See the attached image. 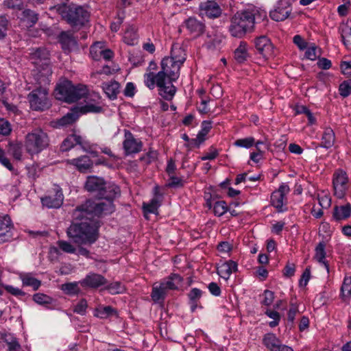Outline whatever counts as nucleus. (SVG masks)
Returning a JSON list of instances; mask_svg holds the SVG:
<instances>
[{"mask_svg":"<svg viewBox=\"0 0 351 351\" xmlns=\"http://www.w3.org/2000/svg\"><path fill=\"white\" fill-rule=\"evenodd\" d=\"M93 216L90 219L84 217L82 219H75V220L82 221L80 223H73L67 228L66 234L73 243L78 245H91L98 239V228L99 223Z\"/></svg>","mask_w":351,"mask_h":351,"instance_id":"4","label":"nucleus"},{"mask_svg":"<svg viewBox=\"0 0 351 351\" xmlns=\"http://www.w3.org/2000/svg\"><path fill=\"white\" fill-rule=\"evenodd\" d=\"M254 44L256 51L264 58L268 59L273 56V45L266 36L256 37L254 40Z\"/></svg>","mask_w":351,"mask_h":351,"instance_id":"14","label":"nucleus"},{"mask_svg":"<svg viewBox=\"0 0 351 351\" xmlns=\"http://www.w3.org/2000/svg\"><path fill=\"white\" fill-rule=\"evenodd\" d=\"M340 68L343 75L348 77L351 76V60L342 61L340 64Z\"/></svg>","mask_w":351,"mask_h":351,"instance_id":"56","label":"nucleus"},{"mask_svg":"<svg viewBox=\"0 0 351 351\" xmlns=\"http://www.w3.org/2000/svg\"><path fill=\"white\" fill-rule=\"evenodd\" d=\"M80 112L76 107L73 108L71 112L58 120L57 125L60 127H64L73 123L79 117Z\"/></svg>","mask_w":351,"mask_h":351,"instance_id":"32","label":"nucleus"},{"mask_svg":"<svg viewBox=\"0 0 351 351\" xmlns=\"http://www.w3.org/2000/svg\"><path fill=\"white\" fill-rule=\"evenodd\" d=\"M332 184L335 195L343 198L348 189V177L342 169H337L333 173Z\"/></svg>","mask_w":351,"mask_h":351,"instance_id":"11","label":"nucleus"},{"mask_svg":"<svg viewBox=\"0 0 351 351\" xmlns=\"http://www.w3.org/2000/svg\"><path fill=\"white\" fill-rule=\"evenodd\" d=\"M351 215V206L347 204L343 206H335L333 209V218L340 221L348 218Z\"/></svg>","mask_w":351,"mask_h":351,"instance_id":"29","label":"nucleus"},{"mask_svg":"<svg viewBox=\"0 0 351 351\" xmlns=\"http://www.w3.org/2000/svg\"><path fill=\"white\" fill-rule=\"evenodd\" d=\"M202 295V291L197 288H193L188 293L191 310L194 312L198 305V302Z\"/></svg>","mask_w":351,"mask_h":351,"instance_id":"36","label":"nucleus"},{"mask_svg":"<svg viewBox=\"0 0 351 351\" xmlns=\"http://www.w3.org/2000/svg\"><path fill=\"white\" fill-rule=\"evenodd\" d=\"M79 282H73L62 285L61 289L68 295H77L80 293V289L78 287Z\"/></svg>","mask_w":351,"mask_h":351,"instance_id":"41","label":"nucleus"},{"mask_svg":"<svg viewBox=\"0 0 351 351\" xmlns=\"http://www.w3.org/2000/svg\"><path fill=\"white\" fill-rule=\"evenodd\" d=\"M30 107L34 110H45L51 104L48 98V91L45 88L39 87L32 90L27 97Z\"/></svg>","mask_w":351,"mask_h":351,"instance_id":"9","label":"nucleus"},{"mask_svg":"<svg viewBox=\"0 0 351 351\" xmlns=\"http://www.w3.org/2000/svg\"><path fill=\"white\" fill-rule=\"evenodd\" d=\"M11 132L10 125L8 121L3 119L0 120V134L8 135Z\"/></svg>","mask_w":351,"mask_h":351,"instance_id":"58","label":"nucleus"},{"mask_svg":"<svg viewBox=\"0 0 351 351\" xmlns=\"http://www.w3.org/2000/svg\"><path fill=\"white\" fill-rule=\"evenodd\" d=\"M228 210V206L224 201H217L213 205V212L217 216H222Z\"/></svg>","mask_w":351,"mask_h":351,"instance_id":"47","label":"nucleus"},{"mask_svg":"<svg viewBox=\"0 0 351 351\" xmlns=\"http://www.w3.org/2000/svg\"><path fill=\"white\" fill-rule=\"evenodd\" d=\"M234 60L239 64H242L247 61L250 58L248 52L247 44L245 41H241L239 46L234 52Z\"/></svg>","mask_w":351,"mask_h":351,"instance_id":"26","label":"nucleus"},{"mask_svg":"<svg viewBox=\"0 0 351 351\" xmlns=\"http://www.w3.org/2000/svg\"><path fill=\"white\" fill-rule=\"evenodd\" d=\"M124 19V13L123 12L122 14H118V16L117 18V21L114 22H112L110 25V28L112 32H117L122 23L123 22Z\"/></svg>","mask_w":351,"mask_h":351,"instance_id":"59","label":"nucleus"},{"mask_svg":"<svg viewBox=\"0 0 351 351\" xmlns=\"http://www.w3.org/2000/svg\"><path fill=\"white\" fill-rule=\"evenodd\" d=\"M160 205V200L158 199V197L156 196L152 199L149 203L143 204V209L146 213H155Z\"/></svg>","mask_w":351,"mask_h":351,"instance_id":"43","label":"nucleus"},{"mask_svg":"<svg viewBox=\"0 0 351 351\" xmlns=\"http://www.w3.org/2000/svg\"><path fill=\"white\" fill-rule=\"evenodd\" d=\"M185 60L184 50L181 47H173L170 56L161 60L160 70L158 73L150 71L144 74L145 85L150 90L156 86L159 95L167 101L171 100L176 93L173 82L178 79L181 66Z\"/></svg>","mask_w":351,"mask_h":351,"instance_id":"2","label":"nucleus"},{"mask_svg":"<svg viewBox=\"0 0 351 351\" xmlns=\"http://www.w3.org/2000/svg\"><path fill=\"white\" fill-rule=\"evenodd\" d=\"M88 307L87 302L85 299H82L75 306L73 311L80 315H84Z\"/></svg>","mask_w":351,"mask_h":351,"instance_id":"54","label":"nucleus"},{"mask_svg":"<svg viewBox=\"0 0 351 351\" xmlns=\"http://www.w3.org/2000/svg\"><path fill=\"white\" fill-rule=\"evenodd\" d=\"M9 152L15 159L21 160L22 156V146L21 144L10 145Z\"/></svg>","mask_w":351,"mask_h":351,"instance_id":"52","label":"nucleus"},{"mask_svg":"<svg viewBox=\"0 0 351 351\" xmlns=\"http://www.w3.org/2000/svg\"><path fill=\"white\" fill-rule=\"evenodd\" d=\"M298 313V307L296 304L291 302L290 308L288 312V320L293 322L296 314Z\"/></svg>","mask_w":351,"mask_h":351,"instance_id":"60","label":"nucleus"},{"mask_svg":"<svg viewBox=\"0 0 351 351\" xmlns=\"http://www.w3.org/2000/svg\"><path fill=\"white\" fill-rule=\"evenodd\" d=\"M123 147L126 155L137 154L141 152L143 143L140 139L134 138L130 131L125 130Z\"/></svg>","mask_w":351,"mask_h":351,"instance_id":"12","label":"nucleus"},{"mask_svg":"<svg viewBox=\"0 0 351 351\" xmlns=\"http://www.w3.org/2000/svg\"><path fill=\"white\" fill-rule=\"evenodd\" d=\"M106 289L111 294H119L123 293L125 290V288L124 286L121 285V283L115 282L108 285L106 287Z\"/></svg>","mask_w":351,"mask_h":351,"instance_id":"51","label":"nucleus"},{"mask_svg":"<svg viewBox=\"0 0 351 351\" xmlns=\"http://www.w3.org/2000/svg\"><path fill=\"white\" fill-rule=\"evenodd\" d=\"M104 45L101 42L94 43L90 48V54L94 60H97L100 58L99 50H102Z\"/></svg>","mask_w":351,"mask_h":351,"instance_id":"53","label":"nucleus"},{"mask_svg":"<svg viewBox=\"0 0 351 351\" xmlns=\"http://www.w3.org/2000/svg\"><path fill=\"white\" fill-rule=\"evenodd\" d=\"M114 314H116L115 309L110 306H106L97 308L95 315L101 319H106Z\"/></svg>","mask_w":351,"mask_h":351,"instance_id":"40","label":"nucleus"},{"mask_svg":"<svg viewBox=\"0 0 351 351\" xmlns=\"http://www.w3.org/2000/svg\"><path fill=\"white\" fill-rule=\"evenodd\" d=\"M266 17V12L263 10L252 5H249L237 12L231 17L230 34L235 38H243L254 30L256 23L263 21Z\"/></svg>","mask_w":351,"mask_h":351,"instance_id":"3","label":"nucleus"},{"mask_svg":"<svg viewBox=\"0 0 351 351\" xmlns=\"http://www.w3.org/2000/svg\"><path fill=\"white\" fill-rule=\"evenodd\" d=\"M57 245L62 252L68 254H75L76 248L69 242L64 240L57 241Z\"/></svg>","mask_w":351,"mask_h":351,"instance_id":"46","label":"nucleus"},{"mask_svg":"<svg viewBox=\"0 0 351 351\" xmlns=\"http://www.w3.org/2000/svg\"><path fill=\"white\" fill-rule=\"evenodd\" d=\"M87 88L84 85L74 86L71 81L66 80L56 86L55 95L58 99L66 103L75 102L87 95Z\"/></svg>","mask_w":351,"mask_h":351,"instance_id":"6","label":"nucleus"},{"mask_svg":"<svg viewBox=\"0 0 351 351\" xmlns=\"http://www.w3.org/2000/svg\"><path fill=\"white\" fill-rule=\"evenodd\" d=\"M33 56L35 58H38L40 59H43L45 62L43 64V67L42 71H39L38 76H40L39 83H43L44 84H48L49 76L51 74V70L50 66L47 63L49 53L48 51L45 49H38L33 54Z\"/></svg>","mask_w":351,"mask_h":351,"instance_id":"19","label":"nucleus"},{"mask_svg":"<svg viewBox=\"0 0 351 351\" xmlns=\"http://www.w3.org/2000/svg\"><path fill=\"white\" fill-rule=\"evenodd\" d=\"M63 194L60 190H58L54 194L49 195L41 199L43 206L49 208H58L63 203Z\"/></svg>","mask_w":351,"mask_h":351,"instance_id":"22","label":"nucleus"},{"mask_svg":"<svg viewBox=\"0 0 351 351\" xmlns=\"http://www.w3.org/2000/svg\"><path fill=\"white\" fill-rule=\"evenodd\" d=\"M57 12L63 20L74 28H81L89 21V12L81 5L71 3H61L50 8Z\"/></svg>","mask_w":351,"mask_h":351,"instance_id":"5","label":"nucleus"},{"mask_svg":"<svg viewBox=\"0 0 351 351\" xmlns=\"http://www.w3.org/2000/svg\"><path fill=\"white\" fill-rule=\"evenodd\" d=\"M4 288L8 293L15 296H24L25 294L21 289L11 285H6Z\"/></svg>","mask_w":351,"mask_h":351,"instance_id":"63","label":"nucleus"},{"mask_svg":"<svg viewBox=\"0 0 351 351\" xmlns=\"http://www.w3.org/2000/svg\"><path fill=\"white\" fill-rule=\"evenodd\" d=\"M326 244L324 242L319 243L315 247V256L314 258L319 263L323 264L326 268L327 271H328V265L327 262L325 261L326 257V251H325Z\"/></svg>","mask_w":351,"mask_h":351,"instance_id":"37","label":"nucleus"},{"mask_svg":"<svg viewBox=\"0 0 351 351\" xmlns=\"http://www.w3.org/2000/svg\"><path fill=\"white\" fill-rule=\"evenodd\" d=\"M342 41L348 49H351V21H347L339 27Z\"/></svg>","mask_w":351,"mask_h":351,"instance_id":"27","label":"nucleus"},{"mask_svg":"<svg viewBox=\"0 0 351 351\" xmlns=\"http://www.w3.org/2000/svg\"><path fill=\"white\" fill-rule=\"evenodd\" d=\"M293 43L300 49L304 50L307 48L308 43L300 35H295L293 38Z\"/></svg>","mask_w":351,"mask_h":351,"instance_id":"55","label":"nucleus"},{"mask_svg":"<svg viewBox=\"0 0 351 351\" xmlns=\"http://www.w3.org/2000/svg\"><path fill=\"white\" fill-rule=\"evenodd\" d=\"M49 145L47 134L40 128H35L25 136V147L30 155L38 154Z\"/></svg>","mask_w":351,"mask_h":351,"instance_id":"8","label":"nucleus"},{"mask_svg":"<svg viewBox=\"0 0 351 351\" xmlns=\"http://www.w3.org/2000/svg\"><path fill=\"white\" fill-rule=\"evenodd\" d=\"M62 49L66 52L71 51L77 47V43L73 33L70 31H63L58 36Z\"/></svg>","mask_w":351,"mask_h":351,"instance_id":"21","label":"nucleus"},{"mask_svg":"<svg viewBox=\"0 0 351 351\" xmlns=\"http://www.w3.org/2000/svg\"><path fill=\"white\" fill-rule=\"evenodd\" d=\"M201 127L202 129L197 136V139L198 140L199 143H202L205 141V136L208 134L212 128V121H204L202 123Z\"/></svg>","mask_w":351,"mask_h":351,"instance_id":"42","label":"nucleus"},{"mask_svg":"<svg viewBox=\"0 0 351 351\" xmlns=\"http://www.w3.org/2000/svg\"><path fill=\"white\" fill-rule=\"evenodd\" d=\"M185 23L186 28L190 31V32L196 36L200 35L205 28V25L202 22L193 17L188 19Z\"/></svg>","mask_w":351,"mask_h":351,"instance_id":"28","label":"nucleus"},{"mask_svg":"<svg viewBox=\"0 0 351 351\" xmlns=\"http://www.w3.org/2000/svg\"><path fill=\"white\" fill-rule=\"evenodd\" d=\"M102 89L107 96L111 99H114L117 97L119 92V84L116 81H110L102 84Z\"/></svg>","mask_w":351,"mask_h":351,"instance_id":"31","label":"nucleus"},{"mask_svg":"<svg viewBox=\"0 0 351 351\" xmlns=\"http://www.w3.org/2000/svg\"><path fill=\"white\" fill-rule=\"evenodd\" d=\"M262 343L269 351H293L291 347L283 344L281 340L271 332L263 336Z\"/></svg>","mask_w":351,"mask_h":351,"instance_id":"13","label":"nucleus"},{"mask_svg":"<svg viewBox=\"0 0 351 351\" xmlns=\"http://www.w3.org/2000/svg\"><path fill=\"white\" fill-rule=\"evenodd\" d=\"M290 191L289 186L282 183L278 190L273 192L271 196V202L272 206L277 208L279 211H282V208L285 203L287 202L286 195Z\"/></svg>","mask_w":351,"mask_h":351,"instance_id":"17","label":"nucleus"},{"mask_svg":"<svg viewBox=\"0 0 351 351\" xmlns=\"http://www.w3.org/2000/svg\"><path fill=\"white\" fill-rule=\"evenodd\" d=\"M339 94L346 97L351 94V80H346L343 82L339 88Z\"/></svg>","mask_w":351,"mask_h":351,"instance_id":"50","label":"nucleus"},{"mask_svg":"<svg viewBox=\"0 0 351 351\" xmlns=\"http://www.w3.org/2000/svg\"><path fill=\"white\" fill-rule=\"evenodd\" d=\"M335 140V136L333 130L330 128H326L322 134L321 145L328 149L333 146Z\"/></svg>","mask_w":351,"mask_h":351,"instance_id":"35","label":"nucleus"},{"mask_svg":"<svg viewBox=\"0 0 351 351\" xmlns=\"http://www.w3.org/2000/svg\"><path fill=\"white\" fill-rule=\"evenodd\" d=\"M238 269L237 263L232 260L222 263L217 269L218 274L223 278L228 280L233 272Z\"/></svg>","mask_w":351,"mask_h":351,"instance_id":"24","label":"nucleus"},{"mask_svg":"<svg viewBox=\"0 0 351 351\" xmlns=\"http://www.w3.org/2000/svg\"><path fill=\"white\" fill-rule=\"evenodd\" d=\"M33 300L40 305L50 304L53 302L52 298L44 293H38L33 295Z\"/></svg>","mask_w":351,"mask_h":351,"instance_id":"45","label":"nucleus"},{"mask_svg":"<svg viewBox=\"0 0 351 351\" xmlns=\"http://www.w3.org/2000/svg\"><path fill=\"white\" fill-rule=\"evenodd\" d=\"M0 162L9 170H12L13 167L10 160L5 156V152L0 148Z\"/></svg>","mask_w":351,"mask_h":351,"instance_id":"61","label":"nucleus"},{"mask_svg":"<svg viewBox=\"0 0 351 351\" xmlns=\"http://www.w3.org/2000/svg\"><path fill=\"white\" fill-rule=\"evenodd\" d=\"M138 36L136 29L133 25H129L123 35V41L128 45H134L138 43Z\"/></svg>","mask_w":351,"mask_h":351,"instance_id":"34","label":"nucleus"},{"mask_svg":"<svg viewBox=\"0 0 351 351\" xmlns=\"http://www.w3.org/2000/svg\"><path fill=\"white\" fill-rule=\"evenodd\" d=\"M341 296L344 302L351 298V276H346L341 287Z\"/></svg>","mask_w":351,"mask_h":351,"instance_id":"38","label":"nucleus"},{"mask_svg":"<svg viewBox=\"0 0 351 351\" xmlns=\"http://www.w3.org/2000/svg\"><path fill=\"white\" fill-rule=\"evenodd\" d=\"M218 150L214 147H211L208 152H207L204 156L201 157V159L202 160H214L218 156Z\"/></svg>","mask_w":351,"mask_h":351,"instance_id":"62","label":"nucleus"},{"mask_svg":"<svg viewBox=\"0 0 351 351\" xmlns=\"http://www.w3.org/2000/svg\"><path fill=\"white\" fill-rule=\"evenodd\" d=\"M69 163L76 167L81 172H86L93 167V162L87 156H82L68 161Z\"/></svg>","mask_w":351,"mask_h":351,"instance_id":"25","label":"nucleus"},{"mask_svg":"<svg viewBox=\"0 0 351 351\" xmlns=\"http://www.w3.org/2000/svg\"><path fill=\"white\" fill-rule=\"evenodd\" d=\"M85 104L80 106H76L80 114H86L89 112L99 113L102 111L101 106V98L98 93L95 92L88 93L84 97Z\"/></svg>","mask_w":351,"mask_h":351,"instance_id":"10","label":"nucleus"},{"mask_svg":"<svg viewBox=\"0 0 351 351\" xmlns=\"http://www.w3.org/2000/svg\"><path fill=\"white\" fill-rule=\"evenodd\" d=\"M201 14L210 19H215L221 16V9L220 6L213 1H208L202 3L199 5Z\"/></svg>","mask_w":351,"mask_h":351,"instance_id":"20","label":"nucleus"},{"mask_svg":"<svg viewBox=\"0 0 351 351\" xmlns=\"http://www.w3.org/2000/svg\"><path fill=\"white\" fill-rule=\"evenodd\" d=\"M264 299L262 301V304L265 306H269L272 304L274 296V293L269 290H265L263 293Z\"/></svg>","mask_w":351,"mask_h":351,"instance_id":"57","label":"nucleus"},{"mask_svg":"<svg viewBox=\"0 0 351 351\" xmlns=\"http://www.w3.org/2000/svg\"><path fill=\"white\" fill-rule=\"evenodd\" d=\"M22 16L23 19L27 21L29 26H32L38 21V14L31 10H25Z\"/></svg>","mask_w":351,"mask_h":351,"instance_id":"44","label":"nucleus"},{"mask_svg":"<svg viewBox=\"0 0 351 351\" xmlns=\"http://www.w3.org/2000/svg\"><path fill=\"white\" fill-rule=\"evenodd\" d=\"M223 40L222 34L212 32L207 34L204 45L209 50H217L221 48Z\"/></svg>","mask_w":351,"mask_h":351,"instance_id":"23","label":"nucleus"},{"mask_svg":"<svg viewBox=\"0 0 351 351\" xmlns=\"http://www.w3.org/2000/svg\"><path fill=\"white\" fill-rule=\"evenodd\" d=\"M291 10V5L287 1L280 0L269 15L276 21H282L289 16Z\"/></svg>","mask_w":351,"mask_h":351,"instance_id":"16","label":"nucleus"},{"mask_svg":"<svg viewBox=\"0 0 351 351\" xmlns=\"http://www.w3.org/2000/svg\"><path fill=\"white\" fill-rule=\"evenodd\" d=\"M255 143V139L253 137H247L244 138L237 139L234 141V145L237 147L250 148Z\"/></svg>","mask_w":351,"mask_h":351,"instance_id":"49","label":"nucleus"},{"mask_svg":"<svg viewBox=\"0 0 351 351\" xmlns=\"http://www.w3.org/2000/svg\"><path fill=\"white\" fill-rule=\"evenodd\" d=\"M20 279L23 286L32 287L34 291L38 289L41 285V281L34 278L31 273L21 274Z\"/></svg>","mask_w":351,"mask_h":351,"instance_id":"33","label":"nucleus"},{"mask_svg":"<svg viewBox=\"0 0 351 351\" xmlns=\"http://www.w3.org/2000/svg\"><path fill=\"white\" fill-rule=\"evenodd\" d=\"M107 279L102 275L90 272L80 281V285L84 289H97L106 285Z\"/></svg>","mask_w":351,"mask_h":351,"instance_id":"15","label":"nucleus"},{"mask_svg":"<svg viewBox=\"0 0 351 351\" xmlns=\"http://www.w3.org/2000/svg\"><path fill=\"white\" fill-rule=\"evenodd\" d=\"M3 339L7 346V351H23L22 347L16 337L5 335Z\"/></svg>","mask_w":351,"mask_h":351,"instance_id":"39","label":"nucleus"},{"mask_svg":"<svg viewBox=\"0 0 351 351\" xmlns=\"http://www.w3.org/2000/svg\"><path fill=\"white\" fill-rule=\"evenodd\" d=\"M305 52V57L311 60H315L320 56L319 49L313 44L308 46Z\"/></svg>","mask_w":351,"mask_h":351,"instance_id":"48","label":"nucleus"},{"mask_svg":"<svg viewBox=\"0 0 351 351\" xmlns=\"http://www.w3.org/2000/svg\"><path fill=\"white\" fill-rule=\"evenodd\" d=\"M84 187L101 200L98 202L90 199L86 201L73 210L72 216L74 218L82 219L86 217L90 219L93 216L99 217L114 211L113 201L120 195L117 185L107 183L102 178L90 176L87 178Z\"/></svg>","mask_w":351,"mask_h":351,"instance_id":"1","label":"nucleus"},{"mask_svg":"<svg viewBox=\"0 0 351 351\" xmlns=\"http://www.w3.org/2000/svg\"><path fill=\"white\" fill-rule=\"evenodd\" d=\"M208 289L215 296H219L221 294V289L216 282H210L208 285Z\"/></svg>","mask_w":351,"mask_h":351,"instance_id":"64","label":"nucleus"},{"mask_svg":"<svg viewBox=\"0 0 351 351\" xmlns=\"http://www.w3.org/2000/svg\"><path fill=\"white\" fill-rule=\"evenodd\" d=\"M75 145H80L83 146L82 138L77 134H72L69 136L62 143L60 149L62 152H66L73 147Z\"/></svg>","mask_w":351,"mask_h":351,"instance_id":"30","label":"nucleus"},{"mask_svg":"<svg viewBox=\"0 0 351 351\" xmlns=\"http://www.w3.org/2000/svg\"><path fill=\"white\" fill-rule=\"evenodd\" d=\"M182 280L179 274H171L159 283H154L151 293L152 300L156 303L163 302L169 291L178 289Z\"/></svg>","mask_w":351,"mask_h":351,"instance_id":"7","label":"nucleus"},{"mask_svg":"<svg viewBox=\"0 0 351 351\" xmlns=\"http://www.w3.org/2000/svg\"><path fill=\"white\" fill-rule=\"evenodd\" d=\"M13 228V224L8 215L0 216V243H5L12 240Z\"/></svg>","mask_w":351,"mask_h":351,"instance_id":"18","label":"nucleus"}]
</instances>
